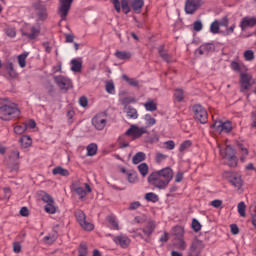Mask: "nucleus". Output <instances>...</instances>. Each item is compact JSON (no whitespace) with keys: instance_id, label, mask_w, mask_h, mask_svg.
<instances>
[{"instance_id":"obj_4","label":"nucleus","mask_w":256,"mask_h":256,"mask_svg":"<svg viewBox=\"0 0 256 256\" xmlns=\"http://www.w3.org/2000/svg\"><path fill=\"white\" fill-rule=\"evenodd\" d=\"M224 179H226L233 187H236L237 189H241L243 187V179L241 178V175L235 173V172H225L223 174Z\"/></svg>"},{"instance_id":"obj_51","label":"nucleus","mask_w":256,"mask_h":256,"mask_svg":"<svg viewBox=\"0 0 256 256\" xmlns=\"http://www.w3.org/2000/svg\"><path fill=\"white\" fill-rule=\"evenodd\" d=\"M176 245L180 251H185V249H187V242H185V239L183 238H180Z\"/></svg>"},{"instance_id":"obj_2","label":"nucleus","mask_w":256,"mask_h":256,"mask_svg":"<svg viewBox=\"0 0 256 256\" xmlns=\"http://www.w3.org/2000/svg\"><path fill=\"white\" fill-rule=\"evenodd\" d=\"M21 115V110L17 107V104L5 99V103L0 106V119L2 121H11Z\"/></svg>"},{"instance_id":"obj_22","label":"nucleus","mask_w":256,"mask_h":256,"mask_svg":"<svg viewBox=\"0 0 256 256\" xmlns=\"http://www.w3.org/2000/svg\"><path fill=\"white\" fill-rule=\"evenodd\" d=\"M145 159H147V155L144 152H137L132 158V163L133 165H139Z\"/></svg>"},{"instance_id":"obj_21","label":"nucleus","mask_w":256,"mask_h":256,"mask_svg":"<svg viewBox=\"0 0 256 256\" xmlns=\"http://www.w3.org/2000/svg\"><path fill=\"white\" fill-rule=\"evenodd\" d=\"M110 229H113L114 231H119V221H117V218L113 215H110L106 218Z\"/></svg>"},{"instance_id":"obj_38","label":"nucleus","mask_w":256,"mask_h":256,"mask_svg":"<svg viewBox=\"0 0 256 256\" xmlns=\"http://www.w3.org/2000/svg\"><path fill=\"white\" fill-rule=\"evenodd\" d=\"M6 71L8 72V75L10 77L15 78L17 77V72H15V69H13V63L9 62L5 66Z\"/></svg>"},{"instance_id":"obj_34","label":"nucleus","mask_w":256,"mask_h":256,"mask_svg":"<svg viewBox=\"0 0 256 256\" xmlns=\"http://www.w3.org/2000/svg\"><path fill=\"white\" fill-rule=\"evenodd\" d=\"M237 209L240 217H247V205H245V202H239Z\"/></svg>"},{"instance_id":"obj_56","label":"nucleus","mask_w":256,"mask_h":256,"mask_svg":"<svg viewBox=\"0 0 256 256\" xmlns=\"http://www.w3.org/2000/svg\"><path fill=\"white\" fill-rule=\"evenodd\" d=\"M192 229L195 233H199V230L201 229V223L195 218L192 220Z\"/></svg>"},{"instance_id":"obj_40","label":"nucleus","mask_w":256,"mask_h":256,"mask_svg":"<svg viewBox=\"0 0 256 256\" xmlns=\"http://www.w3.org/2000/svg\"><path fill=\"white\" fill-rule=\"evenodd\" d=\"M80 226L82 227V229H84V231H93L95 229V225L87 220H84V222H82Z\"/></svg>"},{"instance_id":"obj_14","label":"nucleus","mask_w":256,"mask_h":256,"mask_svg":"<svg viewBox=\"0 0 256 256\" xmlns=\"http://www.w3.org/2000/svg\"><path fill=\"white\" fill-rule=\"evenodd\" d=\"M239 27L241 31H247V29H253L256 27V16H245L241 19Z\"/></svg>"},{"instance_id":"obj_47","label":"nucleus","mask_w":256,"mask_h":256,"mask_svg":"<svg viewBox=\"0 0 256 256\" xmlns=\"http://www.w3.org/2000/svg\"><path fill=\"white\" fill-rule=\"evenodd\" d=\"M74 191L77 195H79L80 199L87 197V191H85V189L82 187H75Z\"/></svg>"},{"instance_id":"obj_1","label":"nucleus","mask_w":256,"mask_h":256,"mask_svg":"<svg viewBox=\"0 0 256 256\" xmlns=\"http://www.w3.org/2000/svg\"><path fill=\"white\" fill-rule=\"evenodd\" d=\"M171 181H173V169L171 167L154 171L148 176V183L160 190L167 189Z\"/></svg>"},{"instance_id":"obj_36","label":"nucleus","mask_w":256,"mask_h":256,"mask_svg":"<svg viewBox=\"0 0 256 256\" xmlns=\"http://www.w3.org/2000/svg\"><path fill=\"white\" fill-rule=\"evenodd\" d=\"M238 148L241 151L242 155L240 161L245 162L247 155H249V150L243 144H238Z\"/></svg>"},{"instance_id":"obj_59","label":"nucleus","mask_w":256,"mask_h":256,"mask_svg":"<svg viewBox=\"0 0 256 256\" xmlns=\"http://www.w3.org/2000/svg\"><path fill=\"white\" fill-rule=\"evenodd\" d=\"M79 105L80 107H87V105H89V100L87 99V97L85 96L80 97Z\"/></svg>"},{"instance_id":"obj_3","label":"nucleus","mask_w":256,"mask_h":256,"mask_svg":"<svg viewBox=\"0 0 256 256\" xmlns=\"http://www.w3.org/2000/svg\"><path fill=\"white\" fill-rule=\"evenodd\" d=\"M218 149L222 159L228 161L229 167H237V156L235 155V149L228 144H218Z\"/></svg>"},{"instance_id":"obj_42","label":"nucleus","mask_w":256,"mask_h":256,"mask_svg":"<svg viewBox=\"0 0 256 256\" xmlns=\"http://www.w3.org/2000/svg\"><path fill=\"white\" fill-rule=\"evenodd\" d=\"M18 64L23 69L27 65V54H20L18 56Z\"/></svg>"},{"instance_id":"obj_26","label":"nucleus","mask_w":256,"mask_h":256,"mask_svg":"<svg viewBox=\"0 0 256 256\" xmlns=\"http://www.w3.org/2000/svg\"><path fill=\"white\" fill-rule=\"evenodd\" d=\"M53 175H61V177H69V170L58 166L52 170Z\"/></svg>"},{"instance_id":"obj_28","label":"nucleus","mask_w":256,"mask_h":256,"mask_svg":"<svg viewBox=\"0 0 256 256\" xmlns=\"http://www.w3.org/2000/svg\"><path fill=\"white\" fill-rule=\"evenodd\" d=\"M220 29H221V26L219 25V20H214L210 24V33H212V35L219 34L220 33Z\"/></svg>"},{"instance_id":"obj_7","label":"nucleus","mask_w":256,"mask_h":256,"mask_svg":"<svg viewBox=\"0 0 256 256\" xmlns=\"http://www.w3.org/2000/svg\"><path fill=\"white\" fill-rule=\"evenodd\" d=\"M147 133V127H139L137 125H131L130 128L126 131L125 135L131 137L133 140L143 137Z\"/></svg>"},{"instance_id":"obj_12","label":"nucleus","mask_w":256,"mask_h":256,"mask_svg":"<svg viewBox=\"0 0 256 256\" xmlns=\"http://www.w3.org/2000/svg\"><path fill=\"white\" fill-rule=\"evenodd\" d=\"M203 249H205V242H203V240H199L198 238H194L189 246V252L198 256H201Z\"/></svg>"},{"instance_id":"obj_27","label":"nucleus","mask_w":256,"mask_h":256,"mask_svg":"<svg viewBox=\"0 0 256 256\" xmlns=\"http://www.w3.org/2000/svg\"><path fill=\"white\" fill-rule=\"evenodd\" d=\"M158 53L163 61H166V63H171V55H169V53L165 51V48L163 46H160L158 48Z\"/></svg>"},{"instance_id":"obj_52","label":"nucleus","mask_w":256,"mask_h":256,"mask_svg":"<svg viewBox=\"0 0 256 256\" xmlns=\"http://www.w3.org/2000/svg\"><path fill=\"white\" fill-rule=\"evenodd\" d=\"M38 16L41 21H44V19H47V8H39Z\"/></svg>"},{"instance_id":"obj_53","label":"nucleus","mask_w":256,"mask_h":256,"mask_svg":"<svg viewBox=\"0 0 256 256\" xmlns=\"http://www.w3.org/2000/svg\"><path fill=\"white\" fill-rule=\"evenodd\" d=\"M193 29L199 33V31L203 30V22L201 20H197L193 23Z\"/></svg>"},{"instance_id":"obj_58","label":"nucleus","mask_w":256,"mask_h":256,"mask_svg":"<svg viewBox=\"0 0 256 256\" xmlns=\"http://www.w3.org/2000/svg\"><path fill=\"white\" fill-rule=\"evenodd\" d=\"M164 145L169 151H173V149H175V142L173 140L166 141Z\"/></svg>"},{"instance_id":"obj_32","label":"nucleus","mask_w":256,"mask_h":256,"mask_svg":"<svg viewBox=\"0 0 256 256\" xmlns=\"http://www.w3.org/2000/svg\"><path fill=\"white\" fill-rule=\"evenodd\" d=\"M122 79L128 83L131 87H139V80L135 78H129L126 74L122 75Z\"/></svg>"},{"instance_id":"obj_29","label":"nucleus","mask_w":256,"mask_h":256,"mask_svg":"<svg viewBox=\"0 0 256 256\" xmlns=\"http://www.w3.org/2000/svg\"><path fill=\"white\" fill-rule=\"evenodd\" d=\"M115 57L120 59L121 61H125V59H131V52L127 51H116Z\"/></svg>"},{"instance_id":"obj_20","label":"nucleus","mask_w":256,"mask_h":256,"mask_svg":"<svg viewBox=\"0 0 256 256\" xmlns=\"http://www.w3.org/2000/svg\"><path fill=\"white\" fill-rule=\"evenodd\" d=\"M81 69H83V62L79 59H72L71 71H73V73H81Z\"/></svg>"},{"instance_id":"obj_50","label":"nucleus","mask_w":256,"mask_h":256,"mask_svg":"<svg viewBox=\"0 0 256 256\" xmlns=\"http://www.w3.org/2000/svg\"><path fill=\"white\" fill-rule=\"evenodd\" d=\"M42 201H44V203L50 204V203H55V201L53 200V197H51V195L43 192L42 194Z\"/></svg>"},{"instance_id":"obj_54","label":"nucleus","mask_w":256,"mask_h":256,"mask_svg":"<svg viewBox=\"0 0 256 256\" xmlns=\"http://www.w3.org/2000/svg\"><path fill=\"white\" fill-rule=\"evenodd\" d=\"M106 91L110 95H115V85L113 84V82H108L106 84Z\"/></svg>"},{"instance_id":"obj_64","label":"nucleus","mask_w":256,"mask_h":256,"mask_svg":"<svg viewBox=\"0 0 256 256\" xmlns=\"http://www.w3.org/2000/svg\"><path fill=\"white\" fill-rule=\"evenodd\" d=\"M13 251H14V253H21V243L20 242L13 243Z\"/></svg>"},{"instance_id":"obj_30","label":"nucleus","mask_w":256,"mask_h":256,"mask_svg":"<svg viewBox=\"0 0 256 256\" xmlns=\"http://www.w3.org/2000/svg\"><path fill=\"white\" fill-rule=\"evenodd\" d=\"M88 157H95L97 155V144L91 143L86 148Z\"/></svg>"},{"instance_id":"obj_10","label":"nucleus","mask_w":256,"mask_h":256,"mask_svg":"<svg viewBox=\"0 0 256 256\" xmlns=\"http://www.w3.org/2000/svg\"><path fill=\"white\" fill-rule=\"evenodd\" d=\"M73 0H60V6L58 8V15H60V21H66L69 11L71 10V4Z\"/></svg>"},{"instance_id":"obj_49","label":"nucleus","mask_w":256,"mask_h":256,"mask_svg":"<svg viewBox=\"0 0 256 256\" xmlns=\"http://www.w3.org/2000/svg\"><path fill=\"white\" fill-rule=\"evenodd\" d=\"M137 181H139L137 174L135 172H128V182L137 183Z\"/></svg>"},{"instance_id":"obj_23","label":"nucleus","mask_w":256,"mask_h":256,"mask_svg":"<svg viewBox=\"0 0 256 256\" xmlns=\"http://www.w3.org/2000/svg\"><path fill=\"white\" fill-rule=\"evenodd\" d=\"M27 131V123H16L14 124V133L16 135H23Z\"/></svg>"},{"instance_id":"obj_35","label":"nucleus","mask_w":256,"mask_h":256,"mask_svg":"<svg viewBox=\"0 0 256 256\" xmlns=\"http://www.w3.org/2000/svg\"><path fill=\"white\" fill-rule=\"evenodd\" d=\"M144 107L146 111H157V103L153 100H148L146 103H144Z\"/></svg>"},{"instance_id":"obj_6","label":"nucleus","mask_w":256,"mask_h":256,"mask_svg":"<svg viewBox=\"0 0 256 256\" xmlns=\"http://www.w3.org/2000/svg\"><path fill=\"white\" fill-rule=\"evenodd\" d=\"M203 5V0H185L184 11L186 15H194Z\"/></svg>"},{"instance_id":"obj_13","label":"nucleus","mask_w":256,"mask_h":256,"mask_svg":"<svg viewBox=\"0 0 256 256\" xmlns=\"http://www.w3.org/2000/svg\"><path fill=\"white\" fill-rule=\"evenodd\" d=\"M212 127L215 129L216 133H231V131H233V125L229 121H216Z\"/></svg>"},{"instance_id":"obj_48","label":"nucleus","mask_w":256,"mask_h":256,"mask_svg":"<svg viewBox=\"0 0 256 256\" xmlns=\"http://www.w3.org/2000/svg\"><path fill=\"white\" fill-rule=\"evenodd\" d=\"M192 143L191 140H186L182 144H180L179 151L180 153H183V151H187L189 147H191Z\"/></svg>"},{"instance_id":"obj_18","label":"nucleus","mask_w":256,"mask_h":256,"mask_svg":"<svg viewBox=\"0 0 256 256\" xmlns=\"http://www.w3.org/2000/svg\"><path fill=\"white\" fill-rule=\"evenodd\" d=\"M130 5L135 13H141L145 2L143 0H130Z\"/></svg>"},{"instance_id":"obj_9","label":"nucleus","mask_w":256,"mask_h":256,"mask_svg":"<svg viewBox=\"0 0 256 256\" xmlns=\"http://www.w3.org/2000/svg\"><path fill=\"white\" fill-rule=\"evenodd\" d=\"M92 125L97 131H103L107 127V115L99 113L92 118Z\"/></svg>"},{"instance_id":"obj_41","label":"nucleus","mask_w":256,"mask_h":256,"mask_svg":"<svg viewBox=\"0 0 256 256\" xmlns=\"http://www.w3.org/2000/svg\"><path fill=\"white\" fill-rule=\"evenodd\" d=\"M144 120H145L146 127H153V125L157 123V120L151 117V115H146Z\"/></svg>"},{"instance_id":"obj_8","label":"nucleus","mask_w":256,"mask_h":256,"mask_svg":"<svg viewBox=\"0 0 256 256\" xmlns=\"http://www.w3.org/2000/svg\"><path fill=\"white\" fill-rule=\"evenodd\" d=\"M253 83H255V80H253V76L251 74L247 72L240 73L241 91H248V89H251Z\"/></svg>"},{"instance_id":"obj_57","label":"nucleus","mask_w":256,"mask_h":256,"mask_svg":"<svg viewBox=\"0 0 256 256\" xmlns=\"http://www.w3.org/2000/svg\"><path fill=\"white\" fill-rule=\"evenodd\" d=\"M237 27L236 24H232L229 28H227L222 34L224 36L232 35V33H235V28Z\"/></svg>"},{"instance_id":"obj_37","label":"nucleus","mask_w":256,"mask_h":256,"mask_svg":"<svg viewBox=\"0 0 256 256\" xmlns=\"http://www.w3.org/2000/svg\"><path fill=\"white\" fill-rule=\"evenodd\" d=\"M127 117L128 119H137V117H139V114L137 113V109L129 106L127 110Z\"/></svg>"},{"instance_id":"obj_31","label":"nucleus","mask_w":256,"mask_h":256,"mask_svg":"<svg viewBox=\"0 0 256 256\" xmlns=\"http://www.w3.org/2000/svg\"><path fill=\"white\" fill-rule=\"evenodd\" d=\"M137 169L142 177L149 175V165H147V163L139 164Z\"/></svg>"},{"instance_id":"obj_60","label":"nucleus","mask_w":256,"mask_h":256,"mask_svg":"<svg viewBox=\"0 0 256 256\" xmlns=\"http://www.w3.org/2000/svg\"><path fill=\"white\" fill-rule=\"evenodd\" d=\"M139 207H141V202L135 201V202L130 203L129 210L135 211L136 209H139Z\"/></svg>"},{"instance_id":"obj_5","label":"nucleus","mask_w":256,"mask_h":256,"mask_svg":"<svg viewBox=\"0 0 256 256\" xmlns=\"http://www.w3.org/2000/svg\"><path fill=\"white\" fill-rule=\"evenodd\" d=\"M192 111H193L195 119H197V121H199L203 125H205V123H207V119H208L209 115L207 114V110L203 106L196 104L193 106Z\"/></svg>"},{"instance_id":"obj_63","label":"nucleus","mask_w":256,"mask_h":256,"mask_svg":"<svg viewBox=\"0 0 256 256\" xmlns=\"http://www.w3.org/2000/svg\"><path fill=\"white\" fill-rule=\"evenodd\" d=\"M251 217H256V202H253L249 207Z\"/></svg>"},{"instance_id":"obj_11","label":"nucleus","mask_w":256,"mask_h":256,"mask_svg":"<svg viewBox=\"0 0 256 256\" xmlns=\"http://www.w3.org/2000/svg\"><path fill=\"white\" fill-rule=\"evenodd\" d=\"M54 82L59 87V89H61V91H69V89L73 87V82H71V79L65 76H55Z\"/></svg>"},{"instance_id":"obj_33","label":"nucleus","mask_w":256,"mask_h":256,"mask_svg":"<svg viewBox=\"0 0 256 256\" xmlns=\"http://www.w3.org/2000/svg\"><path fill=\"white\" fill-rule=\"evenodd\" d=\"M146 201H149L150 203H157L159 201V195L149 192L145 194Z\"/></svg>"},{"instance_id":"obj_17","label":"nucleus","mask_w":256,"mask_h":256,"mask_svg":"<svg viewBox=\"0 0 256 256\" xmlns=\"http://www.w3.org/2000/svg\"><path fill=\"white\" fill-rule=\"evenodd\" d=\"M230 69H232V71H235V73H243V71H247L245 64L237 61H232L230 63Z\"/></svg>"},{"instance_id":"obj_25","label":"nucleus","mask_w":256,"mask_h":256,"mask_svg":"<svg viewBox=\"0 0 256 256\" xmlns=\"http://www.w3.org/2000/svg\"><path fill=\"white\" fill-rule=\"evenodd\" d=\"M213 49H215L213 44L207 43V44H202L199 47L198 52L200 53V55H205V53H209L210 51H213Z\"/></svg>"},{"instance_id":"obj_61","label":"nucleus","mask_w":256,"mask_h":256,"mask_svg":"<svg viewBox=\"0 0 256 256\" xmlns=\"http://www.w3.org/2000/svg\"><path fill=\"white\" fill-rule=\"evenodd\" d=\"M10 159H12V161H17V159H19V150H12L10 153Z\"/></svg>"},{"instance_id":"obj_19","label":"nucleus","mask_w":256,"mask_h":256,"mask_svg":"<svg viewBox=\"0 0 256 256\" xmlns=\"http://www.w3.org/2000/svg\"><path fill=\"white\" fill-rule=\"evenodd\" d=\"M155 227H157V225L155 224L154 221H150L147 223V225L142 229L144 235H146V237H151V235H153V231H155Z\"/></svg>"},{"instance_id":"obj_24","label":"nucleus","mask_w":256,"mask_h":256,"mask_svg":"<svg viewBox=\"0 0 256 256\" xmlns=\"http://www.w3.org/2000/svg\"><path fill=\"white\" fill-rule=\"evenodd\" d=\"M20 143L23 149H28V147L33 145V140L31 139V136L24 135L20 138Z\"/></svg>"},{"instance_id":"obj_15","label":"nucleus","mask_w":256,"mask_h":256,"mask_svg":"<svg viewBox=\"0 0 256 256\" xmlns=\"http://www.w3.org/2000/svg\"><path fill=\"white\" fill-rule=\"evenodd\" d=\"M113 241L114 243H116V245H120V247H122L123 249H127V247H129V243H131L129 237L125 235L116 236L113 238Z\"/></svg>"},{"instance_id":"obj_44","label":"nucleus","mask_w":256,"mask_h":256,"mask_svg":"<svg viewBox=\"0 0 256 256\" xmlns=\"http://www.w3.org/2000/svg\"><path fill=\"white\" fill-rule=\"evenodd\" d=\"M244 59L245 61H253V59H255V53L253 50H246L244 52Z\"/></svg>"},{"instance_id":"obj_55","label":"nucleus","mask_w":256,"mask_h":256,"mask_svg":"<svg viewBox=\"0 0 256 256\" xmlns=\"http://www.w3.org/2000/svg\"><path fill=\"white\" fill-rule=\"evenodd\" d=\"M78 252L79 256H87V244L81 243Z\"/></svg>"},{"instance_id":"obj_43","label":"nucleus","mask_w":256,"mask_h":256,"mask_svg":"<svg viewBox=\"0 0 256 256\" xmlns=\"http://www.w3.org/2000/svg\"><path fill=\"white\" fill-rule=\"evenodd\" d=\"M76 219L79 223V225H81V223H84L87 220V216H85V213L81 210L76 212Z\"/></svg>"},{"instance_id":"obj_45","label":"nucleus","mask_w":256,"mask_h":256,"mask_svg":"<svg viewBox=\"0 0 256 256\" xmlns=\"http://www.w3.org/2000/svg\"><path fill=\"white\" fill-rule=\"evenodd\" d=\"M121 7H122V11H123V13H125V15H127L128 13H130L131 8L129 7V1H127V0H122V1H121Z\"/></svg>"},{"instance_id":"obj_62","label":"nucleus","mask_w":256,"mask_h":256,"mask_svg":"<svg viewBox=\"0 0 256 256\" xmlns=\"http://www.w3.org/2000/svg\"><path fill=\"white\" fill-rule=\"evenodd\" d=\"M220 27H229V18L225 16L219 22Z\"/></svg>"},{"instance_id":"obj_39","label":"nucleus","mask_w":256,"mask_h":256,"mask_svg":"<svg viewBox=\"0 0 256 256\" xmlns=\"http://www.w3.org/2000/svg\"><path fill=\"white\" fill-rule=\"evenodd\" d=\"M174 97H175L176 101L181 103V101H183V99H185V93L183 92L182 89L178 88L174 92Z\"/></svg>"},{"instance_id":"obj_46","label":"nucleus","mask_w":256,"mask_h":256,"mask_svg":"<svg viewBox=\"0 0 256 256\" xmlns=\"http://www.w3.org/2000/svg\"><path fill=\"white\" fill-rule=\"evenodd\" d=\"M45 211L46 213H50V215L55 214L57 211V208H55V203L46 204Z\"/></svg>"},{"instance_id":"obj_16","label":"nucleus","mask_w":256,"mask_h":256,"mask_svg":"<svg viewBox=\"0 0 256 256\" xmlns=\"http://www.w3.org/2000/svg\"><path fill=\"white\" fill-rule=\"evenodd\" d=\"M39 33H41V28L39 26H32L29 32H23L24 37L28 39H37L39 37Z\"/></svg>"}]
</instances>
